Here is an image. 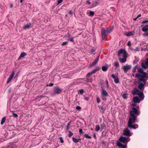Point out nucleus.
Here are the masks:
<instances>
[{
	"label": "nucleus",
	"mask_w": 148,
	"mask_h": 148,
	"mask_svg": "<svg viewBox=\"0 0 148 148\" xmlns=\"http://www.w3.org/2000/svg\"><path fill=\"white\" fill-rule=\"evenodd\" d=\"M98 5V3L97 1H93L92 4V5L91 7V8H93L94 7Z\"/></svg>",
	"instance_id": "25"
},
{
	"label": "nucleus",
	"mask_w": 148,
	"mask_h": 148,
	"mask_svg": "<svg viewBox=\"0 0 148 148\" xmlns=\"http://www.w3.org/2000/svg\"><path fill=\"white\" fill-rule=\"evenodd\" d=\"M84 136L86 138H87L89 139H90L91 138V137L90 136H89L88 134H84Z\"/></svg>",
	"instance_id": "38"
},
{
	"label": "nucleus",
	"mask_w": 148,
	"mask_h": 148,
	"mask_svg": "<svg viewBox=\"0 0 148 148\" xmlns=\"http://www.w3.org/2000/svg\"><path fill=\"white\" fill-rule=\"evenodd\" d=\"M133 101L134 103H140V100L139 97L138 96H136L134 97Z\"/></svg>",
	"instance_id": "19"
},
{
	"label": "nucleus",
	"mask_w": 148,
	"mask_h": 148,
	"mask_svg": "<svg viewBox=\"0 0 148 148\" xmlns=\"http://www.w3.org/2000/svg\"><path fill=\"white\" fill-rule=\"evenodd\" d=\"M62 91V90L60 87L57 86H55L54 88L53 92L52 93V94H58L61 93Z\"/></svg>",
	"instance_id": "7"
},
{
	"label": "nucleus",
	"mask_w": 148,
	"mask_h": 148,
	"mask_svg": "<svg viewBox=\"0 0 148 148\" xmlns=\"http://www.w3.org/2000/svg\"><path fill=\"white\" fill-rule=\"evenodd\" d=\"M127 45L129 46H130L131 45V42L130 41H129L127 44Z\"/></svg>",
	"instance_id": "49"
},
{
	"label": "nucleus",
	"mask_w": 148,
	"mask_h": 148,
	"mask_svg": "<svg viewBox=\"0 0 148 148\" xmlns=\"http://www.w3.org/2000/svg\"><path fill=\"white\" fill-rule=\"evenodd\" d=\"M63 1V0H58V3L57 4V5H58V4L62 2Z\"/></svg>",
	"instance_id": "53"
},
{
	"label": "nucleus",
	"mask_w": 148,
	"mask_h": 148,
	"mask_svg": "<svg viewBox=\"0 0 148 148\" xmlns=\"http://www.w3.org/2000/svg\"><path fill=\"white\" fill-rule=\"evenodd\" d=\"M136 49H135V50H136V51H139V50H140V48L138 47H136Z\"/></svg>",
	"instance_id": "57"
},
{
	"label": "nucleus",
	"mask_w": 148,
	"mask_h": 148,
	"mask_svg": "<svg viewBox=\"0 0 148 148\" xmlns=\"http://www.w3.org/2000/svg\"><path fill=\"white\" fill-rule=\"evenodd\" d=\"M68 13L69 14L72 15L73 14V12L72 10H70L68 12Z\"/></svg>",
	"instance_id": "48"
},
{
	"label": "nucleus",
	"mask_w": 148,
	"mask_h": 148,
	"mask_svg": "<svg viewBox=\"0 0 148 148\" xmlns=\"http://www.w3.org/2000/svg\"><path fill=\"white\" fill-rule=\"evenodd\" d=\"M132 67L131 65L126 64L125 65L123 66L122 67V69H123L125 73H126L128 70L131 69Z\"/></svg>",
	"instance_id": "8"
},
{
	"label": "nucleus",
	"mask_w": 148,
	"mask_h": 148,
	"mask_svg": "<svg viewBox=\"0 0 148 148\" xmlns=\"http://www.w3.org/2000/svg\"><path fill=\"white\" fill-rule=\"evenodd\" d=\"M138 18H137V17H136V18H134L133 19V20L134 21H136V19Z\"/></svg>",
	"instance_id": "64"
},
{
	"label": "nucleus",
	"mask_w": 148,
	"mask_h": 148,
	"mask_svg": "<svg viewBox=\"0 0 148 148\" xmlns=\"http://www.w3.org/2000/svg\"><path fill=\"white\" fill-rule=\"evenodd\" d=\"M69 134L68 135V136L70 138L71 137V136L73 135V134L72 133L71 131H69Z\"/></svg>",
	"instance_id": "43"
},
{
	"label": "nucleus",
	"mask_w": 148,
	"mask_h": 148,
	"mask_svg": "<svg viewBox=\"0 0 148 148\" xmlns=\"http://www.w3.org/2000/svg\"><path fill=\"white\" fill-rule=\"evenodd\" d=\"M100 129V127L99 125H97L96 126L95 131H99Z\"/></svg>",
	"instance_id": "37"
},
{
	"label": "nucleus",
	"mask_w": 148,
	"mask_h": 148,
	"mask_svg": "<svg viewBox=\"0 0 148 148\" xmlns=\"http://www.w3.org/2000/svg\"><path fill=\"white\" fill-rule=\"evenodd\" d=\"M141 16V14H138V15L137 16V18H138L139 17H140V16Z\"/></svg>",
	"instance_id": "62"
},
{
	"label": "nucleus",
	"mask_w": 148,
	"mask_h": 148,
	"mask_svg": "<svg viewBox=\"0 0 148 148\" xmlns=\"http://www.w3.org/2000/svg\"><path fill=\"white\" fill-rule=\"evenodd\" d=\"M94 12L93 11H90L89 12L90 15L92 16L94 15Z\"/></svg>",
	"instance_id": "45"
},
{
	"label": "nucleus",
	"mask_w": 148,
	"mask_h": 148,
	"mask_svg": "<svg viewBox=\"0 0 148 148\" xmlns=\"http://www.w3.org/2000/svg\"><path fill=\"white\" fill-rule=\"evenodd\" d=\"M120 54H122L123 55V56L125 57H126L127 56V52L125 50L123 49H121L118 51V55H119Z\"/></svg>",
	"instance_id": "10"
},
{
	"label": "nucleus",
	"mask_w": 148,
	"mask_h": 148,
	"mask_svg": "<svg viewBox=\"0 0 148 148\" xmlns=\"http://www.w3.org/2000/svg\"><path fill=\"white\" fill-rule=\"evenodd\" d=\"M101 127L100 131H102L103 130H105L106 129V125L104 123L101 124L100 125Z\"/></svg>",
	"instance_id": "21"
},
{
	"label": "nucleus",
	"mask_w": 148,
	"mask_h": 148,
	"mask_svg": "<svg viewBox=\"0 0 148 148\" xmlns=\"http://www.w3.org/2000/svg\"><path fill=\"white\" fill-rule=\"evenodd\" d=\"M111 76L114 79V82L115 83L117 84L119 82V80L117 75H116L114 74H112V75Z\"/></svg>",
	"instance_id": "12"
},
{
	"label": "nucleus",
	"mask_w": 148,
	"mask_h": 148,
	"mask_svg": "<svg viewBox=\"0 0 148 148\" xmlns=\"http://www.w3.org/2000/svg\"><path fill=\"white\" fill-rule=\"evenodd\" d=\"M138 88L140 90L143 91L144 89V84L148 80V77H147V79L138 78Z\"/></svg>",
	"instance_id": "4"
},
{
	"label": "nucleus",
	"mask_w": 148,
	"mask_h": 148,
	"mask_svg": "<svg viewBox=\"0 0 148 148\" xmlns=\"http://www.w3.org/2000/svg\"><path fill=\"white\" fill-rule=\"evenodd\" d=\"M53 84L50 83L49 84V85H48V86L49 87H51V86H53Z\"/></svg>",
	"instance_id": "59"
},
{
	"label": "nucleus",
	"mask_w": 148,
	"mask_h": 148,
	"mask_svg": "<svg viewBox=\"0 0 148 148\" xmlns=\"http://www.w3.org/2000/svg\"><path fill=\"white\" fill-rule=\"evenodd\" d=\"M140 92L136 88H134L132 91L131 93L133 95H139Z\"/></svg>",
	"instance_id": "14"
},
{
	"label": "nucleus",
	"mask_w": 148,
	"mask_h": 148,
	"mask_svg": "<svg viewBox=\"0 0 148 148\" xmlns=\"http://www.w3.org/2000/svg\"><path fill=\"white\" fill-rule=\"evenodd\" d=\"M66 36L67 38V39L68 40L72 42L74 41L73 38L72 37H71V35L69 34H68Z\"/></svg>",
	"instance_id": "22"
},
{
	"label": "nucleus",
	"mask_w": 148,
	"mask_h": 148,
	"mask_svg": "<svg viewBox=\"0 0 148 148\" xmlns=\"http://www.w3.org/2000/svg\"><path fill=\"white\" fill-rule=\"evenodd\" d=\"M130 138L128 137L125 136H121L119 139V141L117 142V146L121 148H126V146L122 144L123 143L127 145L128 142L130 140Z\"/></svg>",
	"instance_id": "2"
},
{
	"label": "nucleus",
	"mask_w": 148,
	"mask_h": 148,
	"mask_svg": "<svg viewBox=\"0 0 148 148\" xmlns=\"http://www.w3.org/2000/svg\"><path fill=\"white\" fill-rule=\"evenodd\" d=\"M12 115H13V116H14L15 117H17L18 116V114L16 113H12Z\"/></svg>",
	"instance_id": "50"
},
{
	"label": "nucleus",
	"mask_w": 148,
	"mask_h": 148,
	"mask_svg": "<svg viewBox=\"0 0 148 148\" xmlns=\"http://www.w3.org/2000/svg\"><path fill=\"white\" fill-rule=\"evenodd\" d=\"M136 120H132L129 119L128 122V127L130 129H136L138 127V125L136 124H133L136 122Z\"/></svg>",
	"instance_id": "5"
},
{
	"label": "nucleus",
	"mask_w": 148,
	"mask_h": 148,
	"mask_svg": "<svg viewBox=\"0 0 148 148\" xmlns=\"http://www.w3.org/2000/svg\"><path fill=\"white\" fill-rule=\"evenodd\" d=\"M140 109L138 106L136 108L132 107V110L130 112V116L129 119L132 120H136L137 117L138 116L140 113L139 110Z\"/></svg>",
	"instance_id": "1"
},
{
	"label": "nucleus",
	"mask_w": 148,
	"mask_h": 148,
	"mask_svg": "<svg viewBox=\"0 0 148 148\" xmlns=\"http://www.w3.org/2000/svg\"><path fill=\"white\" fill-rule=\"evenodd\" d=\"M86 3H88L89 4H90L91 3L90 1L88 0L86 1Z\"/></svg>",
	"instance_id": "56"
},
{
	"label": "nucleus",
	"mask_w": 148,
	"mask_h": 148,
	"mask_svg": "<svg viewBox=\"0 0 148 148\" xmlns=\"http://www.w3.org/2000/svg\"><path fill=\"white\" fill-rule=\"evenodd\" d=\"M84 93V90L83 89L79 90L78 91V93L82 95Z\"/></svg>",
	"instance_id": "35"
},
{
	"label": "nucleus",
	"mask_w": 148,
	"mask_h": 148,
	"mask_svg": "<svg viewBox=\"0 0 148 148\" xmlns=\"http://www.w3.org/2000/svg\"><path fill=\"white\" fill-rule=\"evenodd\" d=\"M113 28L111 27H109L106 29V31L108 34H110L112 31Z\"/></svg>",
	"instance_id": "27"
},
{
	"label": "nucleus",
	"mask_w": 148,
	"mask_h": 148,
	"mask_svg": "<svg viewBox=\"0 0 148 148\" xmlns=\"http://www.w3.org/2000/svg\"><path fill=\"white\" fill-rule=\"evenodd\" d=\"M95 51V49L94 48H92L90 49V51L91 52L93 53Z\"/></svg>",
	"instance_id": "54"
},
{
	"label": "nucleus",
	"mask_w": 148,
	"mask_h": 148,
	"mask_svg": "<svg viewBox=\"0 0 148 148\" xmlns=\"http://www.w3.org/2000/svg\"><path fill=\"white\" fill-rule=\"evenodd\" d=\"M141 66L143 68H147L148 66V58L146 59V61L145 62H143L141 64Z\"/></svg>",
	"instance_id": "16"
},
{
	"label": "nucleus",
	"mask_w": 148,
	"mask_h": 148,
	"mask_svg": "<svg viewBox=\"0 0 148 148\" xmlns=\"http://www.w3.org/2000/svg\"><path fill=\"white\" fill-rule=\"evenodd\" d=\"M68 44V42H63L61 44V45L62 46H64L66 45H67Z\"/></svg>",
	"instance_id": "42"
},
{
	"label": "nucleus",
	"mask_w": 148,
	"mask_h": 148,
	"mask_svg": "<svg viewBox=\"0 0 148 148\" xmlns=\"http://www.w3.org/2000/svg\"><path fill=\"white\" fill-rule=\"evenodd\" d=\"M119 60L121 63H124L126 61V58H119Z\"/></svg>",
	"instance_id": "29"
},
{
	"label": "nucleus",
	"mask_w": 148,
	"mask_h": 148,
	"mask_svg": "<svg viewBox=\"0 0 148 148\" xmlns=\"http://www.w3.org/2000/svg\"><path fill=\"white\" fill-rule=\"evenodd\" d=\"M98 107L101 109V110L103 111V112L106 110V107H104L103 106H99Z\"/></svg>",
	"instance_id": "30"
},
{
	"label": "nucleus",
	"mask_w": 148,
	"mask_h": 148,
	"mask_svg": "<svg viewBox=\"0 0 148 148\" xmlns=\"http://www.w3.org/2000/svg\"><path fill=\"white\" fill-rule=\"evenodd\" d=\"M7 148H15V145L13 144H10L8 146Z\"/></svg>",
	"instance_id": "33"
},
{
	"label": "nucleus",
	"mask_w": 148,
	"mask_h": 148,
	"mask_svg": "<svg viewBox=\"0 0 148 148\" xmlns=\"http://www.w3.org/2000/svg\"><path fill=\"white\" fill-rule=\"evenodd\" d=\"M123 135L125 136H130L132 134L130 133V130L128 128L125 129L123 131Z\"/></svg>",
	"instance_id": "9"
},
{
	"label": "nucleus",
	"mask_w": 148,
	"mask_h": 148,
	"mask_svg": "<svg viewBox=\"0 0 148 148\" xmlns=\"http://www.w3.org/2000/svg\"><path fill=\"white\" fill-rule=\"evenodd\" d=\"M79 132L81 134H83L84 132L82 130V129H80L79 130Z\"/></svg>",
	"instance_id": "55"
},
{
	"label": "nucleus",
	"mask_w": 148,
	"mask_h": 148,
	"mask_svg": "<svg viewBox=\"0 0 148 148\" xmlns=\"http://www.w3.org/2000/svg\"><path fill=\"white\" fill-rule=\"evenodd\" d=\"M101 91V99L104 101H105L106 100V97L108 96V94L106 90L104 89H102Z\"/></svg>",
	"instance_id": "6"
},
{
	"label": "nucleus",
	"mask_w": 148,
	"mask_h": 148,
	"mask_svg": "<svg viewBox=\"0 0 148 148\" xmlns=\"http://www.w3.org/2000/svg\"><path fill=\"white\" fill-rule=\"evenodd\" d=\"M71 123V121H69V122L67 124V126H66V129L67 130H69V125H70V124Z\"/></svg>",
	"instance_id": "41"
},
{
	"label": "nucleus",
	"mask_w": 148,
	"mask_h": 148,
	"mask_svg": "<svg viewBox=\"0 0 148 148\" xmlns=\"http://www.w3.org/2000/svg\"><path fill=\"white\" fill-rule=\"evenodd\" d=\"M106 82L107 86V88L108 89L109 88V86L108 81L107 80H106Z\"/></svg>",
	"instance_id": "47"
},
{
	"label": "nucleus",
	"mask_w": 148,
	"mask_h": 148,
	"mask_svg": "<svg viewBox=\"0 0 148 148\" xmlns=\"http://www.w3.org/2000/svg\"><path fill=\"white\" fill-rule=\"evenodd\" d=\"M138 95L139 96V97L140 100H142L144 99L145 96L143 91L140 92L139 95Z\"/></svg>",
	"instance_id": "20"
},
{
	"label": "nucleus",
	"mask_w": 148,
	"mask_h": 148,
	"mask_svg": "<svg viewBox=\"0 0 148 148\" xmlns=\"http://www.w3.org/2000/svg\"><path fill=\"white\" fill-rule=\"evenodd\" d=\"M59 139L60 140V142L62 143H64V140H63V138L62 137H59Z\"/></svg>",
	"instance_id": "44"
},
{
	"label": "nucleus",
	"mask_w": 148,
	"mask_h": 148,
	"mask_svg": "<svg viewBox=\"0 0 148 148\" xmlns=\"http://www.w3.org/2000/svg\"><path fill=\"white\" fill-rule=\"evenodd\" d=\"M138 62V60H134V61H133V63L134 64H136Z\"/></svg>",
	"instance_id": "60"
},
{
	"label": "nucleus",
	"mask_w": 148,
	"mask_h": 148,
	"mask_svg": "<svg viewBox=\"0 0 148 148\" xmlns=\"http://www.w3.org/2000/svg\"><path fill=\"white\" fill-rule=\"evenodd\" d=\"M125 35L129 37L133 35L134 34L132 32H131L125 33Z\"/></svg>",
	"instance_id": "28"
},
{
	"label": "nucleus",
	"mask_w": 148,
	"mask_h": 148,
	"mask_svg": "<svg viewBox=\"0 0 148 148\" xmlns=\"http://www.w3.org/2000/svg\"><path fill=\"white\" fill-rule=\"evenodd\" d=\"M27 55V53L24 52H22L20 54L19 57H18V60H19L20 59L22 58H23Z\"/></svg>",
	"instance_id": "23"
},
{
	"label": "nucleus",
	"mask_w": 148,
	"mask_h": 148,
	"mask_svg": "<svg viewBox=\"0 0 148 148\" xmlns=\"http://www.w3.org/2000/svg\"><path fill=\"white\" fill-rule=\"evenodd\" d=\"M14 70H12V73L10 75L9 77L8 78L7 80V84L11 80L14 76Z\"/></svg>",
	"instance_id": "15"
},
{
	"label": "nucleus",
	"mask_w": 148,
	"mask_h": 148,
	"mask_svg": "<svg viewBox=\"0 0 148 148\" xmlns=\"http://www.w3.org/2000/svg\"><path fill=\"white\" fill-rule=\"evenodd\" d=\"M75 108H76V109H77V110H81V107H80L79 106H76V107Z\"/></svg>",
	"instance_id": "46"
},
{
	"label": "nucleus",
	"mask_w": 148,
	"mask_h": 148,
	"mask_svg": "<svg viewBox=\"0 0 148 148\" xmlns=\"http://www.w3.org/2000/svg\"><path fill=\"white\" fill-rule=\"evenodd\" d=\"M85 81L86 82H89V79H88V78H86L85 79Z\"/></svg>",
	"instance_id": "61"
},
{
	"label": "nucleus",
	"mask_w": 148,
	"mask_h": 148,
	"mask_svg": "<svg viewBox=\"0 0 148 148\" xmlns=\"http://www.w3.org/2000/svg\"><path fill=\"white\" fill-rule=\"evenodd\" d=\"M96 100H97V102L98 103H100V102L101 100L100 99V98L98 96H97V97Z\"/></svg>",
	"instance_id": "39"
},
{
	"label": "nucleus",
	"mask_w": 148,
	"mask_h": 148,
	"mask_svg": "<svg viewBox=\"0 0 148 148\" xmlns=\"http://www.w3.org/2000/svg\"><path fill=\"white\" fill-rule=\"evenodd\" d=\"M139 67V66L138 65H136L133 68L132 72L134 73L136 72V69H138Z\"/></svg>",
	"instance_id": "31"
},
{
	"label": "nucleus",
	"mask_w": 148,
	"mask_h": 148,
	"mask_svg": "<svg viewBox=\"0 0 148 148\" xmlns=\"http://www.w3.org/2000/svg\"><path fill=\"white\" fill-rule=\"evenodd\" d=\"M143 32H146L148 31V25H146L144 26L142 29Z\"/></svg>",
	"instance_id": "24"
},
{
	"label": "nucleus",
	"mask_w": 148,
	"mask_h": 148,
	"mask_svg": "<svg viewBox=\"0 0 148 148\" xmlns=\"http://www.w3.org/2000/svg\"><path fill=\"white\" fill-rule=\"evenodd\" d=\"M114 65L116 67H118L119 66V64L118 62H114Z\"/></svg>",
	"instance_id": "36"
},
{
	"label": "nucleus",
	"mask_w": 148,
	"mask_h": 148,
	"mask_svg": "<svg viewBox=\"0 0 148 148\" xmlns=\"http://www.w3.org/2000/svg\"><path fill=\"white\" fill-rule=\"evenodd\" d=\"M100 55L99 54L97 57V58L93 62H92L90 65V66H92L95 65L98 62L99 58Z\"/></svg>",
	"instance_id": "17"
},
{
	"label": "nucleus",
	"mask_w": 148,
	"mask_h": 148,
	"mask_svg": "<svg viewBox=\"0 0 148 148\" xmlns=\"http://www.w3.org/2000/svg\"><path fill=\"white\" fill-rule=\"evenodd\" d=\"M33 26V25L29 23L28 24L25 25L23 27V29H26L29 28H32Z\"/></svg>",
	"instance_id": "18"
},
{
	"label": "nucleus",
	"mask_w": 148,
	"mask_h": 148,
	"mask_svg": "<svg viewBox=\"0 0 148 148\" xmlns=\"http://www.w3.org/2000/svg\"><path fill=\"white\" fill-rule=\"evenodd\" d=\"M128 95L127 93L124 94L122 96V97L124 99H126L127 98Z\"/></svg>",
	"instance_id": "40"
},
{
	"label": "nucleus",
	"mask_w": 148,
	"mask_h": 148,
	"mask_svg": "<svg viewBox=\"0 0 148 148\" xmlns=\"http://www.w3.org/2000/svg\"><path fill=\"white\" fill-rule=\"evenodd\" d=\"M101 37L102 38H105L108 34L106 31L103 28H102L101 32Z\"/></svg>",
	"instance_id": "11"
},
{
	"label": "nucleus",
	"mask_w": 148,
	"mask_h": 148,
	"mask_svg": "<svg viewBox=\"0 0 148 148\" xmlns=\"http://www.w3.org/2000/svg\"><path fill=\"white\" fill-rule=\"evenodd\" d=\"M138 69L139 73H136L135 77L138 78L147 79V77H148V74L147 75L142 68H139Z\"/></svg>",
	"instance_id": "3"
},
{
	"label": "nucleus",
	"mask_w": 148,
	"mask_h": 148,
	"mask_svg": "<svg viewBox=\"0 0 148 148\" xmlns=\"http://www.w3.org/2000/svg\"><path fill=\"white\" fill-rule=\"evenodd\" d=\"M6 120V117L5 116L3 117L1 119V124L2 125L5 122Z\"/></svg>",
	"instance_id": "32"
},
{
	"label": "nucleus",
	"mask_w": 148,
	"mask_h": 148,
	"mask_svg": "<svg viewBox=\"0 0 148 148\" xmlns=\"http://www.w3.org/2000/svg\"><path fill=\"white\" fill-rule=\"evenodd\" d=\"M42 96H38L36 97V99L38 100V99L40 97H42Z\"/></svg>",
	"instance_id": "58"
},
{
	"label": "nucleus",
	"mask_w": 148,
	"mask_h": 148,
	"mask_svg": "<svg viewBox=\"0 0 148 148\" xmlns=\"http://www.w3.org/2000/svg\"><path fill=\"white\" fill-rule=\"evenodd\" d=\"M148 23V20H145L143 21L142 22V23Z\"/></svg>",
	"instance_id": "52"
},
{
	"label": "nucleus",
	"mask_w": 148,
	"mask_h": 148,
	"mask_svg": "<svg viewBox=\"0 0 148 148\" xmlns=\"http://www.w3.org/2000/svg\"><path fill=\"white\" fill-rule=\"evenodd\" d=\"M108 68V65L106 64L105 66H103L102 67V70L103 71H106L107 70Z\"/></svg>",
	"instance_id": "26"
},
{
	"label": "nucleus",
	"mask_w": 148,
	"mask_h": 148,
	"mask_svg": "<svg viewBox=\"0 0 148 148\" xmlns=\"http://www.w3.org/2000/svg\"><path fill=\"white\" fill-rule=\"evenodd\" d=\"M99 70V69H94L90 72H88L86 75V77L87 78L90 77V75L95 73Z\"/></svg>",
	"instance_id": "13"
},
{
	"label": "nucleus",
	"mask_w": 148,
	"mask_h": 148,
	"mask_svg": "<svg viewBox=\"0 0 148 148\" xmlns=\"http://www.w3.org/2000/svg\"><path fill=\"white\" fill-rule=\"evenodd\" d=\"M132 105L133 106L132 107H135L136 108V107H138V106H137V104L136 103H134V104H132Z\"/></svg>",
	"instance_id": "51"
},
{
	"label": "nucleus",
	"mask_w": 148,
	"mask_h": 148,
	"mask_svg": "<svg viewBox=\"0 0 148 148\" xmlns=\"http://www.w3.org/2000/svg\"><path fill=\"white\" fill-rule=\"evenodd\" d=\"M72 139L73 141L75 143H77L78 142V140L74 137H72Z\"/></svg>",
	"instance_id": "34"
},
{
	"label": "nucleus",
	"mask_w": 148,
	"mask_h": 148,
	"mask_svg": "<svg viewBox=\"0 0 148 148\" xmlns=\"http://www.w3.org/2000/svg\"><path fill=\"white\" fill-rule=\"evenodd\" d=\"M85 99L86 100H88L89 99V98L88 97H85Z\"/></svg>",
	"instance_id": "63"
}]
</instances>
